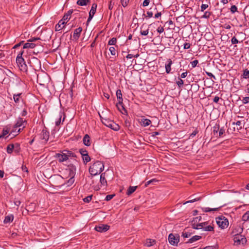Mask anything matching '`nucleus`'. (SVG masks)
<instances>
[{"label":"nucleus","instance_id":"36","mask_svg":"<svg viewBox=\"0 0 249 249\" xmlns=\"http://www.w3.org/2000/svg\"><path fill=\"white\" fill-rule=\"evenodd\" d=\"M14 151L17 154L20 151V144L19 143H16L14 144Z\"/></svg>","mask_w":249,"mask_h":249},{"label":"nucleus","instance_id":"32","mask_svg":"<svg viewBox=\"0 0 249 249\" xmlns=\"http://www.w3.org/2000/svg\"><path fill=\"white\" fill-rule=\"evenodd\" d=\"M63 115H64V117H63V122L64 121L65 118V114L63 112H60V113H59V119H58V120H57V121H56L55 122V125L56 126L59 125L60 124H61V118H62V116Z\"/></svg>","mask_w":249,"mask_h":249},{"label":"nucleus","instance_id":"12","mask_svg":"<svg viewBox=\"0 0 249 249\" xmlns=\"http://www.w3.org/2000/svg\"><path fill=\"white\" fill-rule=\"evenodd\" d=\"M69 171V177H74L76 174V168L73 164H70L67 169Z\"/></svg>","mask_w":249,"mask_h":249},{"label":"nucleus","instance_id":"4","mask_svg":"<svg viewBox=\"0 0 249 249\" xmlns=\"http://www.w3.org/2000/svg\"><path fill=\"white\" fill-rule=\"evenodd\" d=\"M217 224L222 229L227 228L229 225V221L227 218L221 215L216 218Z\"/></svg>","mask_w":249,"mask_h":249},{"label":"nucleus","instance_id":"60","mask_svg":"<svg viewBox=\"0 0 249 249\" xmlns=\"http://www.w3.org/2000/svg\"><path fill=\"white\" fill-rule=\"evenodd\" d=\"M242 102L244 104L249 103V96L244 97L242 99Z\"/></svg>","mask_w":249,"mask_h":249},{"label":"nucleus","instance_id":"61","mask_svg":"<svg viewBox=\"0 0 249 249\" xmlns=\"http://www.w3.org/2000/svg\"><path fill=\"white\" fill-rule=\"evenodd\" d=\"M115 196V195H108L106 196L105 198V200L106 201H109L114 196Z\"/></svg>","mask_w":249,"mask_h":249},{"label":"nucleus","instance_id":"44","mask_svg":"<svg viewBox=\"0 0 249 249\" xmlns=\"http://www.w3.org/2000/svg\"><path fill=\"white\" fill-rule=\"evenodd\" d=\"M117 42V38L116 37H112L111 39H110L108 42V45H114L116 44Z\"/></svg>","mask_w":249,"mask_h":249},{"label":"nucleus","instance_id":"19","mask_svg":"<svg viewBox=\"0 0 249 249\" xmlns=\"http://www.w3.org/2000/svg\"><path fill=\"white\" fill-rule=\"evenodd\" d=\"M213 133L216 138L218 137V131L219 130V124H216L213 127Z\"/></svg>","mask_w":249,"mask_h":249},{"label":"nucleus","instance_id":"23","mask_svg":"<svg viewBox=\"0 0 249 249\" xmlns=\"http://www.w3.org/2000/svg\"><path fill=\"white\" fill-rule=\"evenodd\" d=\"M24 122V121L23 120V119L22 118L18 117L17 120V123L14 126V128H17L18 127L21 126L23 124Z\"/></svg>","mask_w":249,"mask_h":249},{"label":"nucleus","instance_id":"39","mask_svg":"<svg viewBox=\"0 0 249 249\" xmlns=\"http://www.w3.org/2000/svg\"><path fill=\"white\" fill-rule=\"evenodd\" d=\"M97 7V4L95 3H94L92 4L91 8L89 11V13H90L91 14H95L96 11V8Z\"/></svg>","mask_w":249,"mask_h":249},{"label":"nucleus","instance_id":"54","mask_svg":"<svg viewBox=\"0 0 249 249\" xmlns=\"http://www.w3.org/2000/svg\"><path fill=\"white\" fill-rule=\"evenodd\" d=\"M109 50L112 55H115L116 54V49L114 47H110Z\"/></svg>","mask_w":249,"mask_h":249},{"label":"nucleus","instance_id":"15","mask_svg":"<svg viewBox=\"0 0 249 249\" xmlns=\"http://www.w3.org/2000/svg\"><path fill=\"white\" fill-rule=\"evenodd\" d=\"M82 31V28L80 27L74 30L73 37L75 40H77L79 38Z\"/></svg>","mask_w":249,"mask_h":249},{"label":"nucleus","instance_id":"7","mask_svg":"<svg viewBox=\"0 0 249 249\" xmlns=\"http://www.w3.org/2000/svg\"><path fill=\"white\" fill-rule=\"evenodd\" d=\"M38 45L40 46L39 50L36 51V52H34V53L37 54L38 53H39L40 52H42L43 51V46L41 45L40 44H39L38 43L36 44L35 43H32V42L30 43V42H28L24 44L23 48V49H28V48L33 49L36 46Z\"/></svg>","mask_w":249,"mask_h":249},{"label":"nucleus","instance_id":"6","mask_svg":"<svg viewBox=\"0 0 249 249\" xmlns=\"http://www.w3.org/2000/svg\"><path fill=\"white\" fill-rule=\"evenodd\" d=\"M233 240L234 241V245L235 246H238L240 244L244 245L247 242L245 236L241 234L233 237Z\"/></svg>","mask_w":249,"mask_h":249},{"label":"nucleus","instance_id":"27","mask_svg":"<svg viewBox=\"0 0 249 249\" xmlns=\"http://www.w3.org/2000/svg\"><path fill=\"white\" fill-rule=\"evenodd\" d=\"M99 116H100V118L101 121H102V123L104 124H105L106 126H107V124H109V123H111L112 122V121H111L108 119H107L106 118H103L100 114H99Z\"/></svg>","mask_w":249,"mask_h":249},{"label":"nucleus","instance_id":"47","mask_svg":"<svg viewBox=\"0 0 249 249\" xmlns=\"http://www.w3.org/2000/svg\"><path fill=\"white\" fill-rule=\"evenodd\" d=\"M201 197L193 198L192 199H190V200H189L188 201H187L184 204H187V203H193V202H194L195 201H199V200H201Z\"/></svg>","mask_w":249,"mask_h":249},{"label":"nucleus","instance_id":"62","mask_svg":"<svg viewBox=\"0 0 249 249\" xmlns=\"http://www.w3.org/2000/svg\"><path fill=\"white\" fill-rule=\"evenodd\" d=\"M208 4H202L201 5L200 8H201V11L203 12L205 10H206L208 7Z\"/></svg>","mask_w":249,"mask_h":249},{"label":"nucleus","instance_id":"59","mask_svg":"<svg viewBox=\"0 0 249 249\" xmlns=\"http://www.w3.org/2000/svg\"><path fill=\"white\" fill-rule=\"evenodd\" d=\"M198 63V61L197 60H195L192 62H191V66L193 68L196 67L197 64Z\"/></svg>","mask_w":249,"mask_h":249},{"label":"nucleus","instance_id":"22","mask_svg":"<svg viewBox=\"0 0 249 249\" xmlns=\"http://www.w3.org/2000/svg\"><path fill=\"white\" fill-rule=\"evenodd\" d=\"M223 206H220L217 208H202V210L204 212H210L213 211H218Z\"/></svg>","mask_w":249,"mask_h":249},{"label":"nucleus","instance_id":"28","mask_svg":"<svg viewBox=\"0 0 249 249\" xmlns=\"http://www.w3.org/2000/svg\"><path fill=\"white\" fill-rule=\"evenodd\" d=\"M64 152H65L66 154H67V157H68V160L69 159V157L77 158L76 155L71 151L64 150Z\"/></svg>","mask_w":249,"mask_h":249},{"label":"nucleus","instance_id":"48","mask_svg":"<svg viewBox=\"0 0 249 249\" xmlns=\"http://www.w3.org/2000/svg\"><path fill=\"white\" fill-rule=\"evenodd\" d=\"M70 177V178L68 180L67 182L66 183V184H67V186H71V185H72L74 181V177Z\"/></svg>","mask_w":249,"mask_h":249},{"label":"nucleus","instance_id":"45","mask_svg":"<svg viewBox=\"0 0 249 249\" xmlns=\"http://www.w3.org/2000/svg\"><path fill=\"white\" fill-rule=\"evenodd\" d=\"M212 13L209 11H206L204 15L201 17V18H210Z\"/></svg>","mask_w":249,"mask_h":249},{"label":"nucleus","instance_id":"38","mask_svg":"<svg viewBox=\"0 0 249 249\" xmlns=\"http://www.w3.org/2000/svg\"><path fill=\"white\" fill-rule=\"evenodd\" d=\"M203 230L205 231H214V227L211 225L203 226Z\"/></svg>","mask_w":249,"mask_h":249},{"label":"nucleus","instance_id":"34","mask_svg":"<svg viewBox=\"0 0 249 249\" xmlns=\"http://www.w3.org/2000/svg\"><path fill=\"white\" fill-rule=\"evenodd\" d=\"M14 149V144L11 143L7 145L6 148L7 152L8 154H11Z\"/></svg>","mask_w":249,"mask_h":249},{"label":"nucleus","instance_id":"58","mask_svg":"<svg viewBox=\"0 0 249 249\" xmlns=\"http://www.w3.org/2000/svg\"><path fill=\"white\" fill-rule=\"evenodd\" d=\"M79 153H80L81 156H83L84 155L87 154V153L88 152L85 149L81 148L79 149Z\"/></svg>","mask_w":249,"mask_h":249},{"label":"nucleus","instance_id":"13","mask_svg":"<svg viewBox=\"0 0 249 249\" xmlns=\"http://www.w3.org/2000/svg\"><path fill=\"white\" fill-rule=\"evenodd\" d=\"M243 231V229L242 228L240 227V226H237L232 230L231 234H232L233 237H235L236 235H241Z\"/></svg>","mask_w":249,"mask_h":249},{"label":"nucleus","instance_id":"57","mask_svg":"<svg viewBox=\"0 0 249 249\" xmlns=\"http://www.w3.org/2000/svg\"><path fill=\"white\" fill-rule=\"evenodd\" d=\"M231 42L232 44H238L239 42V41L235 36H233V37H232L231 39Z\"/></svg>","mask_w":249,"mask_h":249},{"label":"nucleus","instance_id":"5","mask_svg":"<svg viewBox=\"0 0 249 249\" xmlns=\"http://www.w3.org/2000/svg\"><path fill=\"white\" fill-rule=\"evenodd\" d=\"M179 235L178 233L176 234L170 233L168 236L169 242L173 246H177L178 242H179Z\"/></svg>","mask_w":249,"mask_h":249},{"label":"nucleus","instance_id":"8","mask_svg":"<svg viewBox=\"0 0 249 249\" xmlns=\"http://www.w3.org/2000/svg\"><path fill=\"white\" fill-rule=\"evenodd\" d=\"M40 135V138L41 140H44L45 143H46L49 140L50 133L47 130V128L45 126L42 129Z\"/></svg>","mask_w":249,"mask_h":249},{"label":"nucleus","instance_id":"3","mask_svg":"<svg viewBox=\"0 0 249 249\" xmlns=\"http://www.w3.org/2000/svg\"><path fill=\"white\" fill-rule=\"evenodd\" d=\"M30 67L35 71H40L41 69V62L36 57H33L30 60Z\"/></svg>","mask_w":249,"mask_h":249},{"label":"nucleus","instance_id":"40","mask_svg":"<svg viewBox=\"0 0 249 249\" xmlns=\"http://www.w3.org/2000/svg\"><path fill=\"white\" fill-rule=\"evenodd\" d=\"M159 180L158 179H157L156 178H153L148 181H147L145 184H144V187H147L148 186V185L150 184H152V183H154L155 182H158Z\"/></svg>","mask_w":249,"mask_h":249},{"label":"nucleus","instance_id":"29","mask_svg":"<svg viewBox=\"0 0 249 249\" xmlns=\"http://www.w3.org/2000/svg\"><path fill=\"white\" fill-rule=\"evenodd\" d=\"M137 186H129L127 189L126 194L128 196L131 195L136 190Z\"/></svg>","mask_w":249,"mask_h":249},{"label":"nucleus","instance_id":"49","mask_svg":"<svg viewBox=\"0 0 249 249\" xmlns=\"http://www.w3.org/2000/svg\"><path fill=\"white\" fill-rule=\"evenodd\" d=\"M204 37H206L207 40H210L213 38V35L211 33H206Z\"/></svg>","mask_w":249,"mask_h":249},{"label":"nucleus","instance_id":"55","mask_svg":"<svg viewBox=\"0 0 249 249\" xmlns=\"http://www.w3.org/2000/svg\"><path fill=\"white\" fill-rule=\"evenodd\" d=\"M176 83L179 88H181L183 85L184 82L181 78H178V81H177Z\"/></svg>","mask_w":249,"mask_h":249},{"label":"nucleus","instance_id":"63","mask_svg":"<svg viewBox=\"0 0 249 249\" xmlns=\"http://www.w3.org/2000/svg\"><path fill=\"white\" fill-rule=\"evenodd\" d=\"M148 33H149V30L148 29H147V30H144V31L141 30L140 31V34L142 36H147L148 34Z\"/></svg>","mask_w":249,"mask_h":249},{"label":"nucleus","instance_id":"33","mask_svg":"<svg viewBox=\"0 0 249 249\" xmlns=\"http://www.w3.org/2000/svg\"><path fill=\"white\" fill-rule=\"evenodd\" d=\"M82 157L83 160V162L85 164H87L88 162H89L91 160L90 157L88 154V153H87V154H85Z\"/></svg>","mask_w":249,"mask_h":249},{"label":"nucleus","instance_id":"16","mask_svg":"<svg viewBox=\"0 0 249 249\" xmlns=\"http://www.w3.org/2000/svg\"><path fill=\"white\" fill-rule=\"evenodd\" d=\"M100 182L101 183V186L106 187L107 185V181L105 178V173H102L100 176Z\"/></svg>","mask_w":249,"mask_h":249},{"label":"nucleus","instance_id":"2","mask_svg":"<svg viewBox=\"0 0 249 249\" xmlns=\"http://www.w3.org/2000/svg\"><path fill=\"white\" fill-rule=\"evenodd\" d=\"M23 51H21L18 54L16 62L20 70L26 74H28V68L24 58L22 57Z\"/></svg>","mask_w":249,"mask_h":249},{"label":"nucleus","instance_id":"26","mask_svg":"<svg viewBox=\"0 0 249 249\" xmlns=\"http://www.w3.org/2000/svg\"><path fill=\"white\" fill-rule=\"evenodd\" d=\"M196 222H194L192 224V227L194 229L199 230L201 229L204 226V223H199L196 224Z\"/></svg>","mask_w":249,"mask_h":249},{"label":"nucleus","instance_id":"21","mask_svg":"<svg viewBox=\"0 0 249 249\" xmlns=\"http://www.w3.org/2000/svg\"><path fill=\"white\" fill-rule=\"evenodd\" d=\"M202 237L199 235H195L190 238L188 241H187L185 243L188 244V243H192L195 241H196L200 239H201Z\"/></svg>","mask_w":249,"mask_h":249},{"label":"nucleus","instance_id":"18","mask_svg":"<svg viewBox=\"0 0 249 249\" xmlns=\"http://www.w3.org/2000/svg\"><path fill=\"white\" fill-rule=\"evenodd\" d=\"M83 143L85 145L89 146L91 144L90 138L88 134H86L83 139Z\"/></svg>","mask_w":249,"mask_h":249},{"label":"nucleus","instance_id":"50","mask_svg":"<svg viewBox=\"0 0 249 249\" xmlns=\"http://www.w3.org/2000/svg\"><path fill=\"white\" fill-rule=\"evenodd\" d=\"M92 196H93L92 195L89 196L85 197L83 200L84 202L89 203L91 200Z\"/></svg>","mask_w":249,"mask_h":249},{"label":"nucleus","instance_id":"20","mask_svg":"<svg viewBox=\"0 0 249 249\" xmlns=\"http://www.w3.org/2000/svg\"><path fill=\"white\" fill-rule=\"evenodd\" d=\"M172 64V61L171 59H168L167 60V63L165 64V71L167 73H169L171 71V66Z\"/></svg>","mask_w":249,"mask_h":249},{"label":"nucleus","instance_id":"42","mask_svg":"<svg viewBox=\"0 0 249 249\" xmlns=\"http://www.w3.org/2000/svg\"><path fill=\"white\" fill-rule=\"evenodd\" d=\"M225 133V129L224 127H222L221 128L219 127V130L218 131V138H221L223 137V135Z\"/></svg>","mask_w":249,"mask_h":249},{"label":"nucleus","instance_id":"52","mask_svg":"<svg viewBox=\"0 0 249 249\" xmlns=\"http://www.w3.org/2000/svg\"><path fill=\"white\" fill-rule=\"evenodd\" d=\"M230 11L232 14L235 13L236 12H237V7L236 5H232L230 8Z\"/></svg>","mask_w":249,"mask_h":249},{"label":"nucleus","instance_id":"24","mask_svg":"<svg viewBox=\"0 0 249 249\" xmlns=\"http://www.w3.org/2000/svg\"><path fill=\"white\" fill-rule=\"evenodd\" d=\"M187 228H185L183 231L182 232L181 236L183 238H188L192 234L194 233V232H191L189 231H187Z\"/></svg>","mask_w":249,"mask_h":249},{"label":"nucleus","instance_id":"1","mask_svg":"<svg viewBox=\"0 0 249 249\" xmlns=\"http://www.w3.org/2000/svg\"><path fill=\"white\" fill-rule=\"evenodd\" d=\"M104 169L103 162L97 160L89 168V172L91 176H96L100 174Z\"/></svg>","mask_w":249,"mask_h":249},{"label":"nucleus","instance_id":"11","mask_svg":"<svg viewBox=\"0 0 249 249\" xmlns=\"http://www.w3.org/2000/svg\"><path fill=\"white\" fill-rule=\"evenodd\" d=\"M110 226L108 225L101 224L96 226L95 227V230L100 232H106L109 229Z\"/></svg>","mask_w":249,"mask_h":249},{"label":"nucleus","instance_id":"35","mask_svg":"<svg viewBox=\"0 0 249 249\" xmlns=\"http://www.w3.org/2000/svg\"><path fill=\"white\" fill-rule=\"evenodd\" d=\"M156 240L151 239H148L146 240V245L147 247L152 246L156 244Z\"/></svg>","mask_w":249,"mask_h":249},{"label":"nucleus","instance_id":"14","mask_svg":"<svg viewBox=\"0 0 249 249\" xmlns=\"http://www.w3.org/2000/svg\"><path fill=\"white\" fill-rule=\"evenodd\" d=\"M67 22L63 21V20H60L58 23L55 25V30L56 31H59L65 27V25Z\"/></svg>","mask_w":249,"mask_h":249},{"label":"nucleus","instance_id":"25","mask_svg":"<svg viewBox=\"0 0 249 249\" xmlns=\"http://www.w3.org/2000/svg\"><path fill=\"white\" fill-rule=\"evenodd\" d=\"M14 220V215L13 214H9L5 217L3 221L4 223L6 224L12 222Z\"/></svg>","mask_w":249,"mask_h":249},{"label":"nucleus","instance_id":"46","mask_svg":"<svg viewBox=\"0 0 249 249\" xmlns=\"http://www.w3.org/2000/svg\"><path fill=\"white\" fill-rule=\"evenodd\" d=\"M249 213L246 212L242 216V220L244 221H249Z\"/></svg>","mask_w":249,"mask_h":249},{"label":"nucleus","instance_id":"43","mask_svg":"<svg viewBox=\"0 0 249 249\" xmlns=\"http://www.w3.org/2000/svg\"><path fill=\"white\" fill-rule=\"evenodd\" d=\"M242 76L245 79L249 78V71L247 69L244 70Z\"/></svg>","mask_w":249,"mask_h":249},{"label":"nucleus","instance_id":"53","mask_svg":"<svg viewBox=\"0 0 249 249\" xmlns=\"http://www.w3.org/2000/svg\"><path fill=\"white\" fill-rule=\"evenodd\" d=\"M129 0H121V3L122 6L125 7L127 6Z\"/></svg>","mask_w":249,"mask_h":249},{"label":"nucleus","instance_id":"64","mask_svg":"<svg viewBox=\"0 0 249 249\" xmlns=\"http://www.w3.org/2000/svg\"><path fill=\"white\" fill-rule=\"evenodd\" d=\"M191 47V44L189 43H185L183 44V49L184 50L188 49Z\"/></svg>","mask_w":249,"mask_h":249},{"label":"nucleus","instance_id":"56","mask_svg":"<svg viewBox=\"0 0 249 249\" xmlns=\"http://www.w3.org/2000/svg\"><path fill=\"white\" fill-rule=\"evenodd\" d=\"M40 38L39 37H31L30 39L28 40V42H30L34 43V42H36V41L40 40Z\"/></svg>","mask_w":249,"mask_h":249},{"label":"nucleus","instance_id":"9","mask_svg":"<svg viewBox=\"0 0 249 249\" xmlns=\"http://www.w3.org/2000/svg\"><path fill=\"white\" fill-rule=\"evenodd\" d=\"M54 157L57 159L60 162H62L68 160V157H67V154L64 152V150L61 153H56Z\"/></svg>","mask_w":249,"mask_h":249},{"label":"nucleus","instance_id":"37","mask_svg":"<svg viewBox=\"0 0 249 249\" xmlns=\"http://www.w3.org/2000/svg\"><path fill=\"white\" fill-rule=\"evenodd\" d=\"M119 107L121 109V111H120L122 114L124 115H127V111L126 109L125 108L123 103L122 102V105H119Z\"/></svg>","mask_w":249,"mask_h":249},{"label":"nucleus","instance_id":"41","mask_svg":"<svg viewBox=\"0 0 249 249\" xmlns=\"http://www.w3.org/2000/svg\"><path fill=\"white\" fill-rule=\"evenodd\" d=\"M111 124H112V129L114 131H118L120 129V126L118 124L115 123L113 121Z\"/></svg>","mask_w":249,"mask_h":249},{"label":"nucleus","instance_id":"31","mask_svg":"<svg viewBox=\"0 0 249 249\" xmlns=\"http://www.w3.org/2000/svg\"><path fill=\"white\" fill-rule=\"evenodd\" d=\"M89 2V0H78L76 4L80 6H85Z\"/></svg>","mask_w":249,"mask_h":249},{"label":"nucleus","instance_id":"10","mask_svg":"<svg viewBox=\"0 0 249 249\" xmlns=\"http://www.w3.org/2000/svg\"><path fill=\"white\" fill-rule=\"evenodd\" d=\"M116 96H117V99L118 101V102L116 104V107H117L119 111H121V109L119 107V105H122V102L123 101V97H122V91L121 89H118L116 91Z\"/></svg>","mask_w":249,"mask_h":249},{"label":"nucleus","instance_id":"30","mask_svg":"<svg viewBox=\"0 0 249 249\" xmlns=\"http://www.w3.org/2000/svg\"><path fill=\"white\" fill-rule=\"evenodd\" d=\"M141 123L142 125L143 126H147L151 123V121L148 119H142L141 120Z\"/></svg>","mask_w":249,"mask_h":249},{"label":"nucleus","instance_id":"51","mask_svg":"<svg viewBox=\"0 0 249 249\" xmlns=\"http://www.w3.org/2000/svg\"><path fill=\"white\" fill-rule=\"evenodd\" d=\"M21 94H14V100L16 103H18L19 102V96Z\"/></svg>","mask_w":249,"mask_h":249},{"label":"nucleus","instance_id":"17","mask_svg":"<svg viewBox=\"0 0 249 249\" xmlns=\"http://www.w3.org/2000/svg\"><path fill=\"white\" fill-rule=\"evenodd\" d=\"M37 71H35V70H33L32 69V70L30 71L29 72L28 71V74H26L29 75L31 79H32V78L36 79V78L37 80L38 74L36 73Z\"/></svg>","mask_w":249,"mask_h":249}]
</instances>
